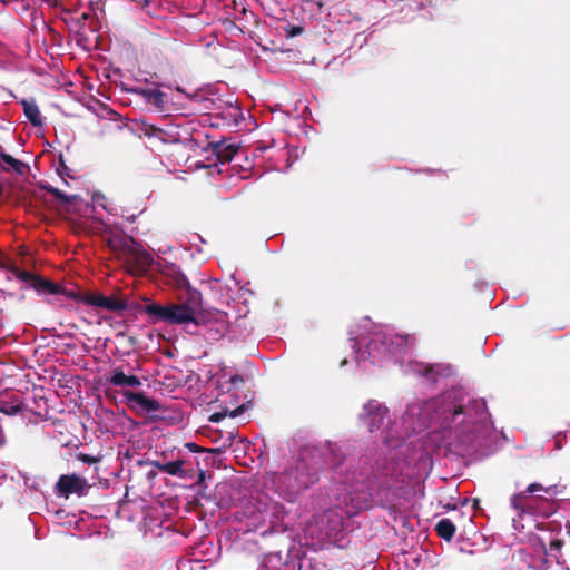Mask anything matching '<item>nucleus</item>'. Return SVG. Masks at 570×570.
<instances>
[{
    "label": "nucleus",
    "instance_id": "nucleus-25",
    "mask_svg": "<svg viewBox=\"0 0 570 570\" xmlns=\"http://www.w3.org/2000/svg\"><path fill=\"white\" fill-rule=\"evenodd\" d=\"M45 189L49 194L55 196L57 199L61 200L63 204H72L77 199L76 195H70V196L66 195L60 189L52 187V186H46Z\"/></svg>",
    "mask_w": 570,
    "mask_h": 570
},
{
    "label": "nucleus",
    "instance_id": "nucleus-15",
    "mask_svg": "<svg viewBox=\"0 0 570 570\" xmlns=\"http://www.w3.org/2000/svg\"><path fill=\"white\" fill-rule=\"evenodd\" d=\"M126 91L138 95L142 97L147 102L154 105L157 109L161 110L164 108L165 94L159 89H149V88H126Z\"/></svg>",
    "mask_w": 570,
    "mask_h": 570
},
{
    "label": "nucleus",
    "instance_id": "nucleus-28",
    "mask_svg": "<svg viewBox=\"0 0 570 570\" xmlns=\"http://www.w3.org/2000/svg\"><path fill=\"white\" fill-rule=\"evenodd\" d=\"M38 275L36 274H32L28 271H20V273H18V279L22 281V282H26V283H29L30 286L33 288V284L36 283V279H37Z\"/></svg>",
    "mask_w": 570,
    "mask_h": 570
},
{
    "label": "nucleus",
    "instance_id": "nucleus-16",
    "mask_svg": "<svg viewBox=\"0 0 570 570\" xmlns=\"http://www.w3.org/2000/svg\"><path fill=\"white\" fill-rule=\"evenodd\" d=\"M20 104L23 107V114L33 127H41L43 119L40 109L35 99H22Z\"/></svg>",
    "mask_w": 570,
    "mask_h": 570
},
{
    "label": "nucleus",
    "instance_id": "nucleus-11",
    "mask_svg": "<svg viewBox=\"0 0 570 570\" xmlns=\"http://www.w3.org/2000/svg\"><path fill=\"white\" fill-rule=\"evenodd\" d=\"M124 396L132 410L153 413L161 409L159 401L150 399L141 392L125 391Z\"/></svg>",
    "mask_w": 570,
    "mask_h": 570
},
{
    "label": "nucleus",
    "instance_id": "nucleus-29",
    "mask_svg": "<svg viewBox=\"0 0 570 570\" xmlns=\"http://www.w3.org/2000/svg\"><path fill=\"white\" fill-rule=\"evenodd\" d=\"M197 476L198 478H197V481H196L195 485L198 487L202 490L206 489V487H207L206 482H205V480H206V472L204 470L199 469Z\"/></svg>",
    "mask_w": 570,
    "mask_h": 570
},
{
    "label": "nucleus",
    "instance_id": "nucleus-4",
    "mask_svg": "<svg viewBox=\"0 0 570 570\" xmlns=\"http://www.w3.org/2000/svg\"><path fill=\"white\" fill-rule=\"evenodd\" d=\"M318 481V469L307 460L298 458L281 473H273L271 482L275 492L287 502L296 499Z\"/></svg>",
    "mask_w": 570,
    "mask_h": 570
},
{
    "label": "nucleus",
    "instance_id": "nucleus-7",
    "mask_svg": "<svg viewBox=\"0 0 570 570\" xmlns=\"http://www.w3.org/2000/svg\"><path fill=\"white\" fill-rule=\"evenodd\" d=\"M358 419L371 433H374L390 423L389 409L383 403L372 399L363 405Z\"/></svg>",
    "mask_w": 570,
    "mask_h": 570
},
{
    "label": "nucleus",
    "instance_id": "nucleus-35",
    "mask_svg": "<svg viewBox=\"0 0 570 570\" xmlns=\"http://www.w3.org/2000/svg\"><path fill=\"white\" fill-rule=\"evenodd\" d=\"M9 154L6 153L4 148L0 145V158L3 160V156H8Z\"/></svg>",
    "mask_w": 570,
    "mask_h": 570
},
{
    "label": "nucleus",
    "instance_id": "nucleus-40",
    "mask_svg": "<svg viewBox=\"0 0 570 570\" xmlns=\"http://www.w3.org/2000/svg\"><path fill=\"white\" fill-rule=\"evenodd\" d=\"M60 163H61V166L63 167V169H67L66 166H65V163H62L61 158H60Z\"/></svg>",
    "mask_w": 570,
    "mask_h": 570
},
{
    "label": "nucleus",
    "instance_id": "nucleus-36",
    "mask_svg": "<svg viewBox=\"0 0 570 570\" xmlns=\"http://www.w3.org/2000/svg\"><path fill=\"white\" fill-rule=\"evenodd\" d=\"M301 32H302V28H294L293 32H292V36H296V35H298Z\"/></svg>",
    "mask_w": 570,
    "mask_h": 570
},
{
    "label": "nucleus",
    "instance_id": "nucleus-2",
    "mask_svg": "<svg viewBox=\"0 0 570 570\" xmlns=\"http://www.w3.org/2000/svg\"><path fill=\"white\" fill-rule=\"evenodd\" d=\"M443 426L449 430V444L459 454H464L481 444L489 433V413L482 399L466 403L450 401L443 409Z\"/></svg>",
    "mask_w": 570,
    "mask_h": 570
},
{
    "label": "nucleus",
    "instance_id": "nucleus-41",
    "mask_svg": "<svg viewBox=\"0 0 570 570\" xmlns=\"http://www.w3.org/2000/svg\"><path fill=\"white\" fill-rule=\"evenodd\" d=\"M227 396H228V397H234L235 395L228 392V393H227Z\"/></svg>",
    "mask_w": 570,
    "mask_h": 570
},
{
    "label": "nucleus",
    "instance_id": "nucleus-6",
    "mask_svg": "<svg viewBox=\"0 0 570 570\" xmlns=\"http://www.w3.org/2000/svg\"><path fill=\"white\" fill-rule=\"evenodd\" d=\"M414 338L406 334L377 333L367 344V352L373 360H379L385 354L400 353L406 346L413 344Z\"/></svg>",
    "mask_w": 570,
    "mask_h": 570
},
{
    "label": "nucleus",
    "instance_id": "nucleus-37",
    "mask_svg": "<svg viewBox=\"0 0 570 570\" xmlns=\"http://www.w3.org/2000/svg\"><path fill=\"white\" fill-rule=\"evenodd\" d=\"M4 343H6V337H0V350L2 348Z\"/></svg>",
    "mask_w": 570,
    "mask_h": 570
},
{
    "label": "nucleus",
    "instance_id": "nucleus-34",
    "mask_svg": "<svg viewBox=\"0 0 570 570\" xmlns=\"http://www.w3.org/2000/svg\"><path fill=\"white\" fill-rule=\"evenodd\" d=\"M89 17H90V13H88V12H83V13L80 16V18H79V22H80V23H85V21H87V20L89 19Z\"/></svg>",
    "mask_w": 570,
    "mask_h": 570
},
{
    "label": "nucleus",
    "instance_id": "nucleus-31",
    "mask_svg": "<svg viewBox=\"0 0 570 570\" xmlns=\"http://www.w3.org/2000/svg\"><path fill=\"white\" fill-rule=\"evenodd\" d=\"M82 462L85 463H88V464H92V463H96L98 461L97 458L95 456H91L89 454H83V453H80L79 456H78Z\"/></svg>",
    "mask_w": 570,
    "mask_h": 570
},
{
    "label": "nucleus",
    "instance_id": "nucleus-30",
    "mask_svg": "<svg viewBox=\"0 0 570 570\" xmlns=\"http://www.w3.org/2000/svg\"><path fill=\"white\" fill-rule=\"evenodd\" d=\"M228 382H229V383L232 384V386H234L236 390H238V389H239V386H240V385H244V383H245V381H244L243 376H242V375H239V374H235V375L230 376V379H229V381H228Z\"/></svg>",
    "mask_w": 570,
    "mask_h": 570
},
{
    "label": "nucleus",
    "instance_id": "nucleus-38",
    "mask_svg": "<svg viewBox=\"0 0 570 570\" xmlns=\"http://www.w3.org/2000/svg\"><path fill=\"white\" fill-rule=\"evenodd\" d=\"M479 503H480V500H479V499H474V500H473V507H474V508H478V507H479Z\"/></svg>",
    "mask_w": 570,
    "mask_h": 570
},
{
    "label": "nucleus",
    "instance_id": "nucleus-14",
    "mask_svg": "<svg viewBox=\"0 0 570 570\" xmlns=\"http://www.w3.org/2000/svg\"><path fill=\"white\" fill-rule=\"evenodd\" d=\"M416 372L431 382H436L439 377H446L452 374V367L443 364H420Z\"/></svg>",
    "mask_w": 570,
    "mask_h": 570
},
{
    "label": "nucleus",
    "instance_id": "nucleus-33",
    "mask_svg": "<svg viewBox=\"0 0 570 570\" xmlns=\"http://www.w3.org/2000/svg\"><path fill=\"white\" fill-rule=\"evenodd\" d=\"M3 267H1L0 269H8L16 278L18 277V273H20V268L16 265H10V266H6L4 264H2Z\"/></svg>",
    "mask_w": 570,
    "mask_h": 570
},
{
    "label": "nucleus",
    "instance_id": "nucleus-21",
    "mask_svg": "<svg viewBox=\"0 0 570 570\" xmlns=\"http://www.w3.org/2000/svg\"><path fill=\"white\" fill-rule=\"evenodd\" d=\"M455 531H456V527L448 518L441 519L435 524L436 534L445 541H451L453 539V537L455 535Z\"/></svg>",
    "mask_w": 570,
    "mask_h": 570
},
{
    "label": "nucleus",
    "instance_id": "nucleus-12",
    "mask_svg": "<svg viewBox=\"0 0 570 570\" xmlns=\"http://www.w3.org/2000/svg\"><path fill=\"white\" fill-rule=\"evenodd\" d=\"M58 492L68 498L70 494L82 495L87 488V481L76 474H63L57 482Z\"/></svg>",
    "mask_w": 570,
    "mask_h": 570
},
{
    "label": "nucleus",
    "instance_id": "nucleus-39",
    "mask_svg": "<svg viewBox=\"0 0 570 570\" xmlns=\"http://www.w3.org/2000/svg\"><path fill=\"white\" fill-rule=\"evenodd\" d=\"M541 547L544 550V553L548 554L547 549H546V544L543 542H541Z\"/></svg>",
    "mask_w": 570,
    "mask_h": 570
},
{
    "label": "nucleus",
    "instance_id": "nucleus-23",
    "mask_svg": "<svg viewBox=\"0 0 570 570\" xmlns=\"http://www.w3.org/2000/svg\"><path fill=\"white\" fill-rule=\"evenodd\" d=\"M168 275L171 278V284L178 289H185L190 285L186 275L176 266L169 268Z\"/></svg>",
    "mask_w": 570,
    "mask_h": 570
},
{
    "label": "nucleus",
    "instance_id": "nucleus-22",
    "mask_svg": "<svg viewBox=\"0 0 570 570\" xmlns=\"http://www.w3.org/2000/svg\"><path fill=\"white\" fill-rule=\"evenodd\" d=\"M4 164H7L9 166V168H2L4 171H9V170H12L14 171L17 175H24L29 171L30 167L27 163H23L19 159H16L14 157H12L11 155H8V156H3V160H2Z\"/></svg>",
    "mask_w": 570,
    "mask_h": 570
},
{
    "label": "nucleus",
    "instance_id": "nucleus-24",
    "mask_svg": "<svg viewBox=\"0 0 570 570\" xmlns=\"http://www.w3.org/2000/svg\"><path fill=\"white\" fill-rule=\"evenodd\" d=\"M177 135V132H171L168 129L158 128L157 134L154 137V140H158L161 144H175L179 141Z\"/></svg>",
    "mask_w": 570,
    "mask_h": 570
},
{
    "label": "nucleus",
    "instance_id": "nucleus-9",
    "mask_svg": "<svg viewBox=\"0 0 570 570\" xmlns=\"http://www.w3.org/2000/svg\"><path fill=\"white\" fill-rule=\"evenodd\" d=\"M539 491H544L549 493L550 488H544L541 483L533 482L529 484L524 491L515 493L511 497V507L513 510L518 512L519 517H522L525 512H530L532 510V504L529 497L530 494H533Z\"/></svg>",
    "mask_w": 570,
    "mask_h": 570
},
{
    "label": "nucleus",
    "instance_id": "nucleus-32",
    "mask_svg": "<svg viewBox=\"0 0 570 570\" xmlns=\"http://www.w3.org/2000/svg\"><path fill=\"white\" fill-rule=\"evenodd\" d=\"M185 446H186L190 452H194V453H196V452H204V451H205V449H204V448H202V446H199V445H197L196 443H193V442H188V443H186V444H185Z\"/></svg>",
    "mask_w": 570,
    "mask_h": 570
},
{
    "label": "nucleus",
    "instance_id": "nucleus-5",
    "mask_svg": "<svg viewBox=\"0 0 570 570\" xmlns=\"http://www.w3.org/2000/svg\"><path fill=\"white\" fill-rule=\"evenodd\" d=\"M106 244L111 253L122 261L131 274H142L151 265V256L129 236L110 235Z\"/></svg>",
    "mask_w": 570,
    "mask_h": 570
},
{
    "label": "nucleus",
    "instance_id": "nucleus-13",
    "mask_svg": "<svg viewBox=\"0 0 570 570\" xmlns=\"http://www.w3.org/2000/svg\"><path fill=\"white\" fill-rule=\"evenodd\" d=\"M26 409L24 403L18 394L9 393L0 395V413L7 416H14Z\"/></svg>",
    "mask_w": 570,
    "mask_h": 570
},
{
    "label": "nucleus",
    "instance_id": "nucleus-19",
    "mask_svg": "<svg viewBox=\"0 0 570 570\" xmlns=\"http://www.w3.org/2000/svg\"><path fill=\"white\" fill-rule=\"evenodd\" d=\"M226 401H222L220 411L215 412L209 415L208 421L212 423H218L223 421L225 417H236L245 412L246 405L243 403L237 405L235 409H230L227 405H223Z\"/></svg>",
    "mask_w": 570,
    "mask_h": 570
},
{
    "label": "nucleus",
    "instance_id": "nucleus-3",
    "mask_svg": "<svg viewBox=\"0 0 570 570\" xmlns=\"http://www.w3.org/2000/svg\"><path fill=\"white\" fill-rule=\"evenodd\" d=\"M185 291L186 298L179 304L169 303L160 305L149 303L141 311L147 314L151 324L164 322L170 325H204L207 322L209 312L203 306L202 293L191 285L186 287Z\"/></svg>",
    "mask_w": 570,
    "mask_h": 570
},
{
    "label": "nucleus",
    "instance_id": "nucleus-18",
    "mask_svg": "<svg viewBox=\"0 0 570 570\" xmlns=\"http://www.w3.org/2000/svg\"><path fill=\"white\" fill-rule=\"evenodd\" d=\"M108 381L115 386H132L137 387L141 385L140 379L136 375H126L119 367L111 372Z\"/></svg>",
    "mask_w": 570,
    "mask_h": 570
},
{
    "label": "nucleus",
    "instance_id": "nucleus-42",
    "mask_svg": "<svg viewBox=\"0 0 570 570\" xmlns=\"http://www.w3.org/2000/svg\"><path fill=\"white\" fill-rule=\"evenodd\" d=\"M2 191H3V188H2V186L0 185V195L2 194Z\"/></svg>",
    "mask_w": 570,
    "mask_h": 570
},
{
    "label": "nucleus",
    "instance_id": "nucleus-20",
    "mask_svg": "<svg viewBox=\"0 0 570 570\" xmlns=\"http://www.w3.org/2000/svg\"><path fill=\"white\" fill-rule=\"evenodd\" d=\"M33 288L38 292H45L51 295L66 294V289L49 279H46L38 275L36 283L33 284Z\"/></svg>",
    "mask_w": 570,
    "mask_h": 570
},
{
    "label": "nucleus",
    "instance_id": "nucleus-17",
    "mask_svg": "<svg viewBox=\"0 0 570 570\" xmlns=\"http://www.w3.org/2000/svg\"><path fill=\"white\" fill-rule=\"evenodd\" d=\"M212 149L219 163L230 161L238 151V147L236 145L225 144L224 141L213 142Z\"/></svg>",
    "mask_w": 570,
    "mask_h": 570
},
{
    "label": "nucleus",
    "instance_id": "nucleus-26",
    "mask_svg": "<svg viewBox=\"0 0 570 570\" xmlns=\"http://www.w3.org/2000/svg\"><path fill=\"white\" fill-rule=\"evenodd\" d=\"M563 544H564V541L561 539H553V540H551V542L549 544V551L554 557V559L557 560L558 563L560 562L559 558L561 557L560 552H561Z\"/></svg>",
    "mask_w": 570,
    "mask_h": 570
},
{
    "label": "nucleus",
    "instance_id": "nucleus-43",
    "mask_svg": "<svg viewBox=\"0 0 570 570\" xmlns=\"http://www.w3.org/2000/svg\"><path fill=\"white\" fill-rule=\"evenodd\" d=\"M3 267L2 263H0V268Z\"/></svg>",
    "mask_w": 570,
    "mask_h": 570
},
{
    "label": "nucleus",
    "instance_id": "nucleus-27",
    "mask_svg": "<svg viewBox=\"0 0 570 570\" xmlns=\"http://www.w3.org/2000/svg\"><path fill=\"white\" fill-rule=\"evenodd\" d=\"M158 128L159 127H156L155 125L142 122V125L140 127V131L145 137H147L149 139H154L155 135L157 134Z\"/></svg>",
    "mask_w": 570,
    "mask_h": 570
},
{
    "label": "nucleus",
    "instance_id": "nucleus-44",
    "mask_svg": "<svg viewBox=\"0 0 570 570\" xmlns=\"http://www.w3.org/2000/svg\"><path fill=\"white\" fill-rule=\"evenodd\" d=\"M2 327V323L0 322V328Z\"/></svg>",
    "mask_w": 570,
    "mask_h": 570
},
{
    "label": "nucleus",
    "instance_id": "nucleus-10",
    "mask_svg": "<svg viewBox=\"0 0 570 570\" xmlns=\"http://www.w3.org/2000/svg\"><path fill=\"white\" fill-rule=\"evenodd\" d=\"M87 305L99 307L109 312H120L127 308V302L114 296L102 294H88L82 298Z\"/></svg>",
    "mask_w": 570,
    "mask_h": 570
},
{
    "label": "nucleus",
    "instance_id": "nucleus-1",
    "mask_svg": "<svg viewBox=\"0 0 570 570\" xmlns=\"http://www.w3.org/2000/svg\"><path fill=\"white\" fill-rule=\"evenodd\" d=\"M342 481L351 489L360 491V494L351 492L345 498L348 515L368 509L372 497L393 485L386 459L374 454L361 455L355 462L350 463L342 473Z\"/></svg>",
    "mask_w": 570,
    "mask_h": 570
},
{
    "label": "nucleus",
    "instance_id": "nucleus-8",
    "mask_svg": "<svg viewBox=\"0 0 570 570\" xmlns=\"http://www.w3.org/2000/svg\"><path fill=\"white\" fill-rule=\"evenodd\" d=\"M151 465H154L156 469H158L160 472L178 476L181 479H193L196 475V471L193 468L191 462L184 460V459H177L175 461H169L166 463H161L159 461H151Z\"/></svg>",
    "mask_w": 570,
    "mask_h": 570
}]
</instances>
